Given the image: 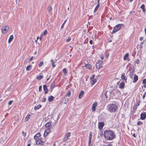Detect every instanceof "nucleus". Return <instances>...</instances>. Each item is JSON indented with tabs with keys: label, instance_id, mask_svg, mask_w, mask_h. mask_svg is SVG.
<instances>
[{
	"label": "nucleus",
	"instance_id": "f257e3e1",
	"mask_svg": "<svg viewBox=\"0 0 146 146\" xmlns=\"http://www.w3.org/2000/svg\"><path fill=\"white\" fill-rule=\"evenodd\" d=\"M104 136L106 139L109 140H111L115 137L114 132L110 130L104 131Z\"/></svg>",
	"mask_w": 146,
	"mask_h": 146
},
{
	"label": "nucleus",
	"instance_id": "f03ea898",
	"mask_svg": "<svg viewBox=\"0 0 146 146\" xmlns=\"http://www.w3.org/2000/svg\"><path fill=\"white\" fill-rule=\"evenodd\" d=\"M108 110L110 112H116L118 109V107L114 104H111L107 106Z\"/></svg>",
	"mask_w": 146,
	"mask_h": 146
},
{
	"label": "nucleus",
	"instance_id": "7ed1b4c3",
	"mask_svg": "<svg viewBox=\"0 0 146 146\" xmlns=\"http://www.w3.org/2000/svg\"><path fill=\"white\" fill-rule=\"evenodd\" d=\"M123 25V24H118L116 25L114 28V29L111 32V34H113L115 32L119 30L122 28V25Z\"/></svg>",
	"mask_w": 146,
	"mask_h": 146
},
{
	"label": "nucleus",
	"instance_id": "20e7f679",
	"mask_svg": "<svg viewBox=\"0 0 146 146\" xmlns=\"http://www.w3.org/2000/svg\"><path fill=\"white\" fill-rule=\"evenodd\" d=\"M103 62L100 60H97L96 62V68L98 69H99L102 67Z\"/></svg>",
	"mask_w": 146,
	"mask_h": 146
},
{
	"label": "nucleus",
	"instance_id": "39448f33",
	"mask_svg": "<svg viewBox=\"0 0 146 146\" xmlns=\"http://www.w3.org/2000/svg\"><path fill=\"white\" fill-rule=\"evenodd\" d=\"M9 28L7 26H5L4 28L1 29V31L2 33L5 34L8 32L9 30Z\"/></svg>",
	"mask_w": 146,
	"mask_h": 146
},
{
	"label": "nucleus",
	"instance_id": "423d86ee",
	"mask_svg": "<svg viewBox=\"0 0 146 146\" xmlns=\"http://www.w3.org/2000/svg\"><path fill=\"white\" fill-rule=\"evenodd\" d=\"M104 125V123L103 122H99L98 123V127L99 129L101 130L102 129Z\"/></svg>",
	"mask_w": 146,
	"mask_h": 146
},
{
	"label": "nucleus",
	"instance_id": "0eeeda50",
	"mask_svg": "<svg viewBox=\"0 0 146 146\" xmlns=\"http://www.w3.org/2000/svg\"><path fill=\"white\" fill-rule=\"evenodd\" d=\"M47 33V30H46L44 31L43 33H42L40 35V36L39 38L40 40H41L42 38L44 36H45Z\"/></svg>",
	"mask_w": 146,
	"mask_h": 146
},
{
	"label": "nucleus",
	"instance_id": "6e6552de",
	"mask_svg": "<svg viewBox=\"0 0 146 146\" xmlns=\"http://www.w3.org/2000/svg\"><path fill=\"white\" fill-rule=\"evenodd\" d=\"M140 119L142 120H144L146 118V113H142L140 115Z\"/></svg>",
	"mask_w": 146,
	"mask_h": 146
},
{
	"label": "nucleus",
	"instance_id": "1a4fd4ad",
	"mask_svg": "<svg viewBox=\"0 0 146 146\" xmlns=\"http://www.w3.org/2000/svg\"><path fill=\"white\" fill-rule=\"evenodd\" d=\"M97 105V102H95L93 104L92 106V111H94L96 110V107Z\"/></svg>",
	"mask_w": 146,
	"mask_h": 146
},
{
	"label": "nucleus",
	"instance_id": "9d476101",
	"mask_svg": "<svg viewBox=\"0 0 146 146\" xmlns=\"http://www.w3.org/2000/svg\"><path fill=\"white\" fill-rule=\"evenodd\" d=\"M43 139L42 137L38 139V140H39V141L38 143L40 145H43V143H45L43 141Z\"/></svg>",
	"mask_w": 146,
	"mask_h": 146
},
{
	"label": "nucleus",
	"instance_id": "9b49d317",
	"mask_svg": "<svg viewBox=\"0 0 146 146\" xmlns=\"http://www.w3.org/2000/svg\"><path fill=\"white\" fill-rule=\"evenodd\" d=\"M121 78L123 80H125V82H126V80H127V78L125 76V74L124 73H123L121 75Z\"/></svg>",
	"mask_w": 146,
	"mask_h": 146
},
{
	"label": "nucleus",
	"instance_id": "f8f14e48",
	"mask_svg": "<svg viewBox=\"0 0 146 146\" xmlns=\"http://www.w3.org/2000/svg\"><path fill=\"white\" fill-rule=\"evenodd\" d=\"M43 89L45 94H47L48 92V90L47 88V86L46 85H44L43 86Z\"/></svg>",
	"mask_w": 146,
	"mask_h": 146
},
{
	"label": "nucleus",
	"instance_id": "ddd939ff",
	"mask_svg": "<svg viewBox=\"0 0 146 146\" xmlns=\"http://www.w3.org/2000/svg\"><path fill=\"white\" fill-rule=\"evenodd\" d=\"M41 136V134L40 133H37L34 137V138L36 140L38 138L40 137Z\"/></svg>",
	"mask_w": 146,
	"mask_h": 146
},
{
	"label": "nucleus",
	"instance_id": "4468645a",
	"mask_svg": "<svg viewBox=\"0 0 146 146\" xmlns=\"http://www.w3.org/2000/svg\"><path fill=\"white\" fill-rule=\"evenodd\" d=\"M125 86V83L123 82H122L120 83L119 86V88L121 89H122L124 88Z\"/></svg>",
	"mask_w": 146,
	"mask_h": 146
},
{
	"label": "nucleus",
	"instance_id": "2eb2a0df",
	"mask_svg": "<svg viewBox=\"0 0 146 146\" xmlns=\"http://www.w3.org/2000/svg\"><path fill=\"white\" fill-rule=\"evenodd\" d=\"M138 79V76L137 75H136V74L135 75V76L134 77L133 79V83L136 82Z\"/></svg>",
	"mask_w": 146,
	"mask_h": 146
},
{
	"label": "nucleus",
	"instance_id": "dca6fc26",
	"mask_svg": "<svg viewBox=\"0 0 146 146\" xmlns=\"http://www.w3.org/2000/svg\"><path fill=\"white\" fill-rule=\"evenodd\" d=\"M55 84L54 82L52 83L50 85V89L51 90V92H52V90L55 87Z\"/></svg>",
	"mask_w": 146,
	"mask_h": 146
},
{
	"label": "nucleus",
	"instance_id": "f3484780",
	"mask_svg": "<svg viewBox=\"0 0 146 146\" xmlns=\"http://www.w3.org/2000/svg\"><path fill=\"white\" fill-rule=\"evenodd\" d=\"M54 98V97H53L52 96H51L48 97V101L49 102H52Z\"/></svg>",
	"mask_w": 146,
	"mask_h": 146
},
{
	"label": "nucleus",
	"instance_id": "a211bd4d",
	"mask_svg": "<svg viewBox=\"0 0 146 146\" xmlns=\"http://www.w3.org/2000/svg\"><path fill=\"white\" fill-rule=\"evenodd\" d=\"M51 125V123L50 122H48L46 123L45 125L46 127L47 128H50V127Z\"/></svg>",
	"mask_w": 146,
	"mask_h": 146
},
{
	"label": "nucleus",
	"instance_id": "6ab92c4d",
	"mask_svg": "<svg viewBox=\"0 0 146 146\" xmlns=\"http://www.w3.org/2000/svg\"><path fill=\"white\" fill-rule=\"evenodd\" d=\"M85 67L86 68L88 69H91V68H92L91 65L89 64H85Z\"/></svg>",
	"mask_w": 146,
	"mask_h": 146
},
{
	"label": "nucleus",
	"instance_id": "aec40b11",
	"mask_svg": "<svg viewBox=\"0 0 146 146\" xmlns=\"http://www.w3.org/2000/svg\"><path fill=\"white\" fill-rule=\"evenodd\" d=\"M13 38V35H11L9 38L8 40V42L9 43H10L11 42Z\"/></svg>",
	"mask_w": 146,
	"mask_h": 146
},
{
	"label": "nucleus",
	"instance_id": "412c9836",
	"mask_svg": "<svg viewBox=\"0 0 146 146\" xmlns=\"http://www.w3.org/2000/svg\"><path fill=\"white\" fill-rule=\"evenodd\" d=\"M84 94V92L83 91H81L79 96L78 98H81L83 96Z\"/></svg>",
	"mask_w": 146,
	"mask_h": 146
},
{
	"label": "nucleus",
	"instance_id": "4be33fe9",
	"mask_svg": "<svg viewBox=\"0 0 146 146\" xmlns=\"http://www.w3.org/2000/svg\"><path fill=\"white\" fill-rule=\"evenodd\" d=\"M41 107V105L40 104L38 105L37 106H35L34 107V109L35 110H36L39 109Z\"/></svg>",
	"mask_w": 146,
	"mask_h": 146
},
{
	"label": "nucleus",
	"instance_id": "5701e85b",
	"mask_svg": "<svg viewBox=\"0 0 146 146\" xmlns=\"http://www.w3.org/2000/svg\"><path fill=\"white\" fill-rule=\"evenodd\" d=\"M31 115L30 114H28L26 116L25 119V121H27L31 118Z\"/></svg>",
	"mask_w": 146,
	"mask_h": 146
},
{
	"label": "nucleus",
	"instance_id": "b1692460",
	"mask_svg": "<svg viewBox=\"0 0 146 146\" xmlns=\"http://www.w3.org/2000/svg\"><path fill=\"white\" fill-rule=\"evenodd\" d=\"M129 54L128 53H126L124 56L123 59L124 60H126L128 58Z\"/></svg>",
	"mask_w": 146,
	"mask_h": 146
},
{
	"label": "nucleus",
	"instance_id": "393cba45",
	"mask_svg": "<svg viewBox=\"0 0 146 146\" xmlns=\"http://www.w3.org/2000/svg\"><path fill=\"white\" fill-rule=\"evenodd\" d=\"M32 65H29L26 68V70L27 71H29L32 68Z\"/></svg>",
	"mask_w": 146,
	"mask_h": 146
},
{
	"label": "nucleus",
	"instance_id": "a878e982",
	"mask_svg": "<svg viewBox=\"0 0 146 146\" xmlns=\"http://www.w3.org/2000/svg\"><path fill=\"white\" fill-rule=\"evenodd\" d=\"M70 134L71 133L70 132H68L65 134V136H66L67 138H68L70 136Z\"/></svg>",
	"mask_w": 146,
	"mask_h": 146
},
{
	"label": "nucleus",
	"instance_id": "bb28decb",
	"mask_svg": "<svg viewBox=\"0 0 146 146\" xmlns=\"http://www.w3.org/2000/svg\"><path fill=\"white\" fill-rule=\"evenodd\" d=\"M43 77V76L41 75H40L39 76H38L36 78L38 80H40Z\"/></svg>",
	"mask_w": 146,
	"mask_h": 146
},
{
	"label": "nucleus",
	"instance_id": "cd10ccee",
	"mask_svg": "<svg viewBox=\"0 0 146 146\" xmlns=\"http://www.w3.org/2000/svg\"><path fill=\"white\" fill-rule=\"evenodd\" d=\"M51 62L52 64V66L53 68H54L56 66V65L54 64V62L53 60L52 59L51 61Z\"/></svg>",
	"mask_w": 146,
	"mask_h": 146
},
{
	"label": "nucleus",
	"instance_id": "c85d7f7f",
	"mask_svg": "<svg viewBox=\"0 0 146 146\" xmlns=\"http://www.w3.org/2000/svg\"><path fill=\"white\" fill-rule=\"evenodd\" d=\"M71 94V92L70 91H68L67 92V93L66 94V96L68 97H70Z\"/></svg>",
	"mask_w": 146,
	"mask_h": 146
},
{
	"label": "nucleus",
	"instance_id": "c756f323",
	"mask_svg": "<svg viewBox=\"0 0 146 146\" xmlns=\"http://www.w3.org/2000/svg\"><path fill=\"white\" fill-rule=\"evenodd\" d=\"M91 80V84L92 85H94L96 83V81H94L93 79H92Z\"/></svg>",
	"mask_w": 146,
	"mask_h": 146
},
{
	"label": "nucleus",
	"instance_id": "7c9ffc66",
	"mask_svg": "<svg viewBox=\"0 0 146 146\" xmlns=\"http://www.w3.org/2000/svg\"><path fill=\"white\" fill-rule=\"evenodd\" d=\"M45 132L49 134L50 132V128H47V129L45 131Z\"/></svg>",
	"mask_w": 146,
	"mask_h": 146
},
{
	"label": "nucleus",
	"instance_id": "2f4dec72",
	"mask_svg": "<svg viewBox=\"0 0 146 146\" xmlns=\"http://www.w3.org/2000/svg\"><path fill=\"white\" fill-rule=\"evenodd\" d=\"M44 64L43 62L42 61H41L40 62V63L38 65V66L39 67H41Z\"/></svg>",
	"mask_w": 146,
	"mask_h": 146
},
{
	"label": "nucleus",
	"instance_id": "473e14b6",
	"mask_svg": "<svg viewBox=\"0 0 146 146\" xmlns=\"http://www.w3.org/2000/svg\"><path fill=\"white\" fill-rule=\"evenodd\" d=\"M143 124V123L142 122H141L140 121H138L137 122V125H142Z\"/></svg>",
	"mask_w": 146,
	"mask_h": 146
},
{
	"label": "nucleus",
	"instance_id": "72a5a7b5",
	"mask_svg": "<svg viewBox=\"0 0 146 146\" xmlns=\"http://www.w3.org/2000/svg\"><path fill=\"white\" fill-rule=\"evenodd\" d=\"M144 41H143V42H141L140 43V44L139 46V48L140 49H141L143 48L142 45L143 44Z\"/></svg>",
	"mask_w": 146,
	"mask_h": 146
},
{
	"label": "nucleus",
	"instance_id": "f704fd0d",
	"mask_svg": "<svg viewBox=\"0 0 146 146\" xmlns=\"http://www.w3.org/2000/svg\"><path fill=\"white\" fill-rule=\"evenodd\" d=\"M92 132H90V135H89V139L91 138V139H92Z\"/></svg>",
	"mask_w": 146,
	"mask_h": 146
},
{
	"label": "nucleus",
	"instance_id": "c9c22d12",
	"mask_svg": "<svg viewBox=\"0 0 146 146\" xmlns=\"http://www.w3.org/2000/svg\"><path fill=\"white\" fill-rule=\"evenodd\" d=\"M48 134L45 131V132H44V137H47Z\"/></svg>",
	"mask_w": 146,
	"mask_h": 146
},
{
	"label": "nucleus",
	"instance_id": "e433bc0d",
	"mask_svg": "<svg viewBox=\"0 0 146 146\" xmlns=\"http://www.w3.org/2000/svg\"><path fill=\"white\" fill-rule=\"evenodd\" d=\"M52 9V8L51 7H49L48 8V12H50Z\"/></svg>",
	"mask_w": 146,
	"mask_h": 146
},
{
	"label": "nucleus",
	"instance_id": "4c0bfd02",
	"mask_svg": "<svg viewBox=\"0 0 146 146\" xmlns=\"http://www.w3.org/2000/svg\"><path fill=\"white\" fill-rule=\"evenodd\" d=\"M99 7H97V6H96V7L94 11V13H95L96 12V11H97V10H98V9Z\"/></svg>",
	"mask_w": 146,
	"mask_h": 146
},
{
	"label": "nucleus",
	"instance_id": "58836bf2",
	"mask_svg": "<svg viewBox=\"0 0 146 146\" xmlns=\"http://www.w3.org/2000/svg\"><path fill=\"white\" fill-rule=\"evenodd\" d=\"M68 139V138H67L66 136H65V137L64 138L63 140L64 141H66Z\"/></svg>",
	"mask_w": 146,
	"mask_h": 146
},
{
	"label": "nucleus",
	"instance_id": "ea45409f",
	"mask_svg": "<svg viewBox=\"0 0 146 146\" xmlns=\"http://www.w3.org/2000/svg\"><path fill=\"white\" fill-rule=\"evenodd\" d=\"M141 8L142 9H144L145 8V5L144 4H143L141 6Z\"/></svg>",
	"mask_w": 146,
	"mask_h": 146
},
{
	"label": "nucleus",
	"instance_id": "a19ab883",
	"mask_svg": "<svg viewBox=\"0 0 146 146\" xmlns=\"http://www.w3.org/2000/svg\"><path fill=\"white\" fill-rule=\"evenodd\" d=\"M42 90V86H39V92H41Z\"/></svg>",
	"mask_w": 146,
	"mask_h": 146
},
{
	"label": "nucleus",
	"instance_id": "79ce46f5",
	"mask_svg": "<svg viewBox=\"0 0 146 146\" xmlns=\"http://www.w3.org/2000/svg\"><path fill=\"white\" fill-rule=\"evenodd\" d=\"M143 84H146V79H144L143 80Z\"/></svg>",
	"mask_w": 146,
	"mask_h": 146
},
{
	"label": "nucleus",
	"instance_id": "37998d69",
	"mask_svg": "<svg viewBox=\"0 0 146 146\" xmlns=\"http://www.w3.org/2000/svg\"><path fill=\"white\" fill-rule=\"evenodd\" d=\"M71 39V38L70 37H68V38L66 40V42H68L70 41V40Z\"/></svg>",
	"mask_w": 146,
	"mask_h": 146
},
{
	"label": "nucleus",
	"instance_id": "c03bdc74",
	"mask_svg": "<svg viewBox=\"0 0 146 146\" xmlns=\"http://www.w3.org/2000/svg\"><path fill=\"white\" fill-rule=\"evenodd\" d=\"M63 72L65 73H66L67 72V70L66 68H64L63 69Z\"/></svg>",
	"mask_w": 146,
	"mask_h": 146
},
{
	"label": "nucleus",
	"instance_id": "a18cd8bd",
	"mask_svg": "<svg viewBox=\"0 0 146 146\" xmlns=\"http://www.w3.org/2000/svg\"><path fill=\"white\" fill-rule=\"evenodd\" d=\"M95 76V74L92 75V77L90 78V80H91L92 79H94V78Z\"/></svg>",
	"mask_w": 146,
	"mask_h": 146
},
{
	"label": "nucleus",
	"instance_id": "49530a36",
	"mask_svg": "<svg viewBox=\"0 0 146 146\" xmlns=\"http://www.w3.org/2000/svg\"><path fill=\"white\" fill-rule=\"evenodd\" d=\"M13 102V100H11V101H10L8 103V105H11L12 104V103Z\"/></svg>",
	"mask_w": 146,
	"mask_h": 146
},
{
	"label": "nucleus",
	"instance_id": "de8ad7c7",
	"mask_svg": "<svg viewBox=\"0 0 146 146\" xmlns=\"http://www.w3.org/2000/svg\"><path fill=\"white\" fill-rule=\"evenodd\" d=\"M146 95V92H145L144 93V94H143V99H144L145 98V97Z\"/></svg>",
	"mask_w": 146,
	"mask_h": 146
},
{
	"label": "nucleus",
	"instance_id": "09e8293b",
	"mask_svg": "<svg viewBox=\"0 0 146 146\" xmlns=\"http://www.w3.org/2000/svg\"><path fill=\"white\" fill-rule=\"evenodd\" d=\"M46 98H43V100L42 101V102H46Z\"/></svg>",
	"mask_w": 146,
	"mask_h": 146
},
{
	"label": "nucleus",
	"instance_id": "8fccbe9b",
	"mask_svg": "<svg viewBox=\"0 0 146 146\" xmlns=\"http://www.w3.org/2000/svg\"><path fill=\"white\" fill-rule=\"evenodd\" d=\"M137 106H136H136H134L133 107V110H135L137 108Z\"/></svg>",
	"mask_w": 146,
	"mask_h": 146
},
{
	"label": "nucleus",
	"instance_id": "3c124183",
	"mask_svg": "<svg viewBox=\"0 0 146 146\" xmlns=\"http://www.w3.org/2000/svg\"><path fill=\"white\" fill-rule=\"evenodd\" d=\"M64 25H65V24H64V23H63V24H62V26H61V29H62L63 28Z\"/></svg>",
	"mask_w": 146,
	"mask_h": 146
},
{
	"label": "nucleus",
	"instance_id": "603ef678",
	"mask_svg": "<svg viewBox=\"0 0 146 146\" xmlns=\"http://www.w3.org/2000/svg\"><path fill=\"white\" fill-rule=\"evenodd\" d=\"M104 96H105L106 99H107L108 98V97L106 95V93L104 95Z\"/></svg>",
	"mask_w": 146,
	"mask_h": 146
},
{
	"label": "nucleus",
	"instance_id": "864d4df0",
	"mask_svg": "<svg viewBox=\"0 0 146 146\" xmlns=\"http://www.w3.org/2000/svg\"><path fill=\"white\" fill-rule=\"evenodd\" d=\"M91 138H90V139H89V141H88V144H89L91 142Z\"/></svg>",
	"mask_w": 146,
	"mask_h": 146
},
{
	"label": "nucleus",
	"instance_id": "5fc2aeb1",
	"mask_svg": "<svg viewBox=\"0 0 146 146\" xmlns=\"http://www.w3.org/2000/svg\"><path fill=\"white\" fill-rule=\"evenodd\" d=\"M89 43L90 44H93V41L92 40H90V41Z\"/></svg>",
	"mask_w": 146,
	"mask_h": 146
},
{
	"label": "nucleus",
	"instance_id": "6e6d98bb",
	"mask_svg": "<svg viewBox=\"0 0 146 146\" xmlns=\"http://www.w3.org/2000/svg\"><path fill=\"white\" fill-rule=\"evenodd\" d=\"M135 62L137 64H139V61L138 60H137Z\"/></svg>",
	"mask_w": 146,
	"mask_h": 146
},
{
	"label": "nucleus",
	"instance_id": "4d7b16f0",
	"mask_svg": "<svg viewBox=\"0 0 146 146\" xmlns=\"http://www.w3.org/2000/svg\"><path fill=\"white\" fill-rule=\"evenodd\" d=\"M143 39V37H141L140 38L139 40H140L141 41Z\"/></svg>",
	"mask_w": 146,
	"mask_h": 146
},
{
	"label": "nucleus",
	"instance_id": "13d9d810",
	"mask_svg": "<svg viewBox=\"0 0 146 146\" xmlns=\"http://www.w3.org/2000/svg\"><path fill=\"white\" fill-rule=\"evenodd\" d=\"M33 56H32V57H31V58L29 59V61H31L33 59Z\"/></svg>",
	"mask_w": 146,
	"mask_h": 146
},
{
	"label": "nucleus",
	"instance_id": "bf43d9fd",
	"mask_svg": "<svg viewBox=\"0 0 146 146\" xmlns=\"http://www.w3.org/2000/svg\"><path fill=\"white\" fill-rule=\"evenodd\" d=\"M143 12H145V11L146 9L145 8L142 9Z\"/></svg>",
	"mask_w": 146,
	"mask_h": 146
},
{
	"label": "nucleus",
	"instance_id": "052dcab7",
	"mask_svg": "<svg viewBox=\"0 0 146 146\" xmlns=\"http://www.w3.org/2000/svg\"><path fill=\"white\" fill-rule=\"evenodd\" d=\"M100 58L102 60H103L104 59V57L103 56L101 57Z\"/></svg>",
	"mask_w": 146,
	"mask_h": 146
},
{
	"label": "nucleus",
	"instance_id": "680f3d73",
	"mask_svg": "<svg viewBox=\"0 0 146 146\" xmlns=\"http://www.w3.org/2000/svg\"><path fill=\"white\" fill-rule=\"evenodd\" d=\"M100 4H98L96 6H97V7H98L99 8V7L100 6Z\"/></svg>",
	"mask_w": 146,
	"mask_h": 146
},
{
	"label": "nucleus",
	"instance_id": "e2e57ef3",
	"mask_svg": "<svg viewBox=\"0 0 146 146\" xmlns=\"http://www.w3.org/2000/svg\"><path fill=\"white\" fill-rule=\"evenodd\" d=\"M143 86L144 88H146V84H144Z\"/></svg>",
	"mask_w": 146,
	"mask_h": 146
},
{
	"label": "nucleus",
	"instance_id": "0e129e2a",
	"mask_svg": "<svg viewBox=\"0 0 146 146\" xmlns=\"http://www.w3.org/2000/svg\"><path fill=\"white\" fill-rule=\"evenodd\" d=\"M133 136L134 137H136V136H135V133H134V134H133Z\"/></svg>",
	"mask_w": 146,
	"mask_h": 146
},
{
	"label": "nucleus",
	"instance_id": "69168bd1",
	"mask_svg": "<svg viewBox=\"0 0 146 146\" xmlns=\"http://www.w3.org/2000/svg\"><path fill=\"white\" fill-rule=\"evenodd\" d=\"M145 34L146 35V28L145 29Z\"/></svg>",
	"mask_w": 146,
	"mask_h": 146
},
{
	"label": "nucleus",
	"instance_id": "338daca9",
	"mask_svg": "<svg viewBox=\"0 0 146 146\" xmlns=\"http://www.w3.org/2000/svg\"><path fill=\"white\" fill-rule=\"evenodd\" d=\"M107 146H113V145L112 144H110L109 145H108Z\"/></svg>",
	"mask_w": 146,
	"mask_h": 146
},
{
	"label": "nucleus",
	"instance_id": "774afa93",
	"mask_svg": "<svg viewBox=\"0 0 146 146\" xmlns=\"http://www.w3.org/2000/svg\"><path fill=\"white\" fill-rule=\"evenodd\" d=\"M31 146V144L30 143L28 144L27 145V146Z\"/></svg>",
	"mask_w": 146,
	"mask_h": 146
}]
</instances>
